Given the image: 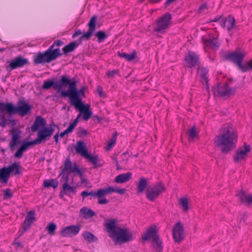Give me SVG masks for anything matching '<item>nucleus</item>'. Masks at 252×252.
I'll return each mask as SVG.
<instances>
[{
  "mask_svg": "<svg viewBox=\"0 0 252 252\" xmlns=\"http://www.w3.org/2000/svg\"><path fill=\"white\" fill-rule=\"evenodd\" d=\"M237 133L231 125L224 127L223 133L217 136L215 143L222 154H226L236 147Z\"/></svg>",
  "mask_w": 252,
  "mask_h": 252,
  "instance_id": "obj_1",
  "label": "nucleus"
},
{
  "mask_svg": "<svg viewBox=\"0 0 252 252\" xmlns=\"http://www.w3.org/2000/svg\"><path fill=\"white\" fill-rule=\"evenodd\" d=\"M117 220H109L106 226L109 232V236L115 243H125L133 239L132 232L127 228H121L116 226Z\"/></svg>",
  "mask_w": 252,
  "mask_h": 252,
  "instance_id": "obj_2",
  "label": "nucleus"
},
{
  "mask_svg": "<svg viewBox=\"0 0 252 252\" xmlns=\"http://www.w3.org/2000/svg\"><path fill=\"white\" fill-rule=\"evenodd\" d=\"M97 16L96 15L93 16L87 24L88 30L86 32L83 34L77 41H72L66 45L62 49L64 54L66 55L68 53L73 52L78 46L82 44V40L85 39L89 40L92 36L95 30Z\"/></svg>",
  "mask_w": 252,
  "mask_h": 252,
  "instance_id": "obj_3",
  "label": "nucleus"
},
{
  "mask_svg": "<svg viewBox=\"0 0 252 252\" xmlns=\"http://www.w3.org/2000/svg\"><path fill=\"white\" fill-rule=\"evenodd\" d=\"M62 91L61 96L68 97L70 102L74 95L77 94V82L74 78L69 79L66 75H62L61 77Z\"/></svg>",
  "mask_w": 252,
  "mask_h": 252,
  "instance_id": "obj_4",
  "label": "nucleus"
},
{
  "mask_svg": "<svg viewBox=\"0 0 252 252\" xmlns=\"http://www.w3.org/2000/svg\"><path fill=\"white\" fill-rule=\"evenodd\" d=\"M8 109L9 115L18 114L19 116L24 117L27 114L31 113L32 106L28 102L24 99L19 100L18 102V106H15L12 103H8Z\"/></svg>",
  "mask_w": 252,
  "mask_h": 252,
  "instance_id": "obj_5",
  "label": "nucleus"
},
{
  "mask_svg": "<svg viewBox=\"0 0 252 252\" xmlns=\"http://www.w3.org/2000/svg\"><path fill=\"white\" fill-rule=\"evenodd\" d=\"M246 55V53L243 51L241 52L238 50L232 52H228L224 55L225 60L232 62L235 63L238 68L244 69L242 63Z\"/></svg>",
  "mask_w": 252,
  "mask_h": 252,
  "instance_id": "obj_6",
  "label": "nucleus"
},
{
  "mask_svg": "<svg viewBox=\"0 0 252 252\" xmlns=\"http://www.w3.org/2000/svg\"><path fill=\"white\" fill-rule=\"evenodd\" d=\"M165 190V187L161 182L153 187H149L146 190V197L151 201H154L160 194Z\"/></svg>",
  "mask_w": 252,
  "mask_h": 252,
  "instance_id": "obj_7",
  "label": "nucleus"
},
{
  "mask_svg": "<svg viewBox=\"0 0 252 252\" xmlns=\"http://www.w3.org/2000/svg\"><path fill=\"white\" fill-rule=\"evenodd\" d=\"M213 91L215 94H217L221 97H229L235 94L236 89L235 88L229 87L228 84L225 83L214 86Z\"/></svg>",
  "mask_w": 252,
  "mask_h": 252,
  "instance_id": "obj_8",
  "label": "nucleus"
},
{
  "mask_svg": "<svg viewBox=\"0 0 252 252\" xmlns=\"http://www.w3.org/2000/svg\"><path fill=\"white\" fill-rule=\"evenodd\" d=\"M21 168V165L17 162H14L8 167H3L2 170V183H4L5 184L7 183L10 177V174L12 172L14 171V175H15L21 174V172L19 171V169Z\"/></svg>",
  "mask_w": 252,
  "mask_h": 252,
  "instance_id": "obj_9",
  "label": "nucleus"
},
{
  "mask_svg": "<svg viewBox=\"0 0 252 252\" xmlns=\"http://www.w3.org/2000/svg\"><path fill=\"white\" fill-rule=\"evenodd\" d=\"M171 19V15L169 13H165L158 18L157 23V28L155 31L160 32L162 30L167 29L170 24Z\"/></svg>",
  "mask_w": 252,
  "mask_h": 252,
  "instance_id": "obj_10",
  "label": "nucleus"
},
{
  "mask_svg": "<svg viewBox=\"0 0 252 252\" xmlns=\"http://www.w3.org/2000/svg\"><path fill=\"white\" fill-rule=\"evenodd\" d=\"M172 234L175 243H180L184 239L185 232L184 226L180 221L177 222L173 226Z\"/></svg>",
  "mask_w": 252,
  "mask_h": 252,
  "instance_id": "obj_11",
  "label": "nucleus"
},
{
  "mask_svg": "<svg viewBox=\"0 0 252 252\" xmlns=\"http://www.w3.org/2000/svg\"><path fill=\"white\" fill-rule=\"evenodd\" d=\"M80 229V225L67 226L62 229L60 234L63 237H72L76 235Z\"/></svg>",
  "mask_w": 252,
  "mask_h": 252,
  "instance_id": "obj_12",
  "label": "nucleus"
},
{
  "mask_svg": "<svg viewBox=\"0 0 252 252\" xmlns=\"http://www.w3.org/2000/svg\"><path fill=\"white\" fill-rule=\"evenodd\" d=\"M74 172L80 173V169L77 166L76 162L72 164L70 159L66 158L64 161V167L62 171V174H63V177H65L66 174H69Z\"/></svg>",
  "mask_w": 252,
  "mask_h": 252,
  "instance_id": "obj_13",
  "label": "nucleus"
},
{
  "mask_svg": "<svg viewBox=\"0 0 252 252\" xmlns=\"http://www.w3.org/2000/svg\"><path fill=\"white\" fill-rule=\"evenodd\" d=\"M250 146L245 143L243 147L239 148L237 150L236 154L233 156L234 161L237 162L245 159L247 157L248 153L250 152Z\"/></svg>",
  "mask_w": 252,
  "mask_h": 252,
  "instance_id": "obj_14",
  "label": "nucleus"
},
{
  "mask_svg": "<svg viewBox=\"0 0 252 252\" xmlns=\"http://www.w3.org/2000/svg\"><path fill=\"white\" fill-rule=\"evenodd\" d=\"M53 57L46 51L44 52L38 53L33 58V63L35 64L44 63H49L54 61Z\"/></svg>",
  "mask_w": 252,
  "mask_h": 252,
  "instance_id": "obj_15",
  "label": "nucleus"
},
{
  "mask_svg": "<svg viewBox=\"0 0 252 252\" xmlns=\"http://www.w3.org/2000/svg\"><path fill=\"white\" fill-rule=\"evenodd\" d=\"M159 235L158 233V230L156 226H152L148 228L145 232L141 236L142 241H146L151 240L152 241L156 240V238H158Z\"/></svg>",
  "mask_w": 252,
  "mask_h": 252,
  "instance_id": "obj_16",
  "label": "nucleus"
},
{
  "mask_svg": "<svg viewBox=\"0 0 252 252\" xmlns=\"http://www.w3.org/2000/svg\"><path fill=\"white\" fill-rule=\"evenodd\" d=\"M28 60L26 58H23L21 56H18L12 60L9 64L7 66V70L11 71L17 68L21 67L28 63Z\"/></svg>",
  "mask_w": 252,
  "mask_h": 252,
  "instance_id": "obj_17",
  "label": "nucleus"
},
{
  "mask_svg": "<svg viewBox=\"0 0 252 252\" xmlns=\"http://www.w3.org/2000/svg\"><path fill=\"white\" fill-rule=\"evenodd\" d=\"M35 216V212L34 210H31L28 213L23 222L22 233L20 235L29 229L32 224L36 220Z\"/></svg>",
  "mask_w": 252,
  "mask_h": 252,
  "instance_id": "obj_18",
  "label": "nucleus"
},
{
  "mask_svg": "<svg viewBox=\"0 0 252 252\" xmlns=\"http://www.w3.org/2000/svg\"><path fill=\"white\" fill-rule=\"evenodd\" d=\"M185 61L189 68L195 67L196 65L199 64V57L195 53L190 51H189L188 54L185 57Z\"/></svg>",
  "mask_w": 252,
  "mask_h": 252,
  "instance_id": "obj_19",
  "label": "nucleus"
},
{
  "mask_svg": "<svg viewBox=\"0 0 252 252\" xmlns=\"http://www.w3.org/2000/svg\"><path fill=\"white\" fill-rule=\"evenodd\" d=\"M65 179V182L63 185L62 189L60 193V197H63V195H68L70 193L72 192L75 193V187L70 186L68 183V174H66L65 177H64Z\"/></svg>",
  "mask_w": 252,
  "mask_h": 252,
  "instance_id": "obj_20",
  "label": "nucleus"
},
{
  "mask_svg": "<svg viewBox=\"0 0 252 252\" xmlns=\"http://www.w3.org/2000/svg\"><path fill=\"white\" fill-rule=\"evenodd\" d=\"M53 87L54 90L57 91L58 93H61L62 91V86L61 83V79L59 81L54 82L52 80H48L44 81L42 85V88L45 90H48Z\"/></svg>",
  "mask_w": 252,
  "mask_h": 252,
  "instance_id": "obj_21",
  "label": "nucleus"
},
{
  "mask_svg": "<svg viewBox=\"0 0 252 252\" xmlns=\"http://www.w3.org/2000/svg\"><path fill=\"white\" fill-rule=\"evenodd\" d=\"M87 87L86 86H83L81 87L80 90H77V94L74 95L71 101L70 102H72V103L75 105L81 103V100H82V97H85V92L86 90Z\"/></svg>",
  "mask_w": 252,
  "mask_h": 252,
  "instance_id": "obj_22",
  "label": "nucleus"
},
{
  "mask_svg": "<svg viewBox=\"0 0 252 252\" xmlns=\"http://www.w3.org/2000/svg\"><path fill=\"white\" fill-rule=\"evenodd\" d=\"M102 196L107 195L111 192H115L119 193L120 194H124L126 191L125 189H119L118 188H114L112 187L109 186L105 189H100Z\"/></svg>",
  "mask_w": 252,
  "mask_h": 252,
  "instance_id": "obj_23",
  "label": "nucleus"
},
{
  "mask_svg": "<svg viewBox=\"0 0 252 252\" xmlns=\"http://www.w3.org/2000/svg\"><path fill=\"white\" fill-rule=\"evenodd\" d=\"M46 125V121L41 116H37L35 119L33 125L31 127L32 132L36 131L40 126L44 127Z\"/></svg>",
  "mask_w": 252,
  "mask_h": 252,
  "instance_id": "obj_24",
  "label": "nucleus"
},
{
  "mask_svg": "<svg viewBox=\"0 0 252 252\" xmlns=\"http://www.w3.org/2000/svg\"><path fill=\"white\" fill-rule=\"evenodd\" d=\"M75 149L76 153L80 154L83 157H85L88 153L86 148L85 143L82 141L77 142V146L75 147Z\"/></svg>",
  "mask_w": 252,
  "mask_h": 252,
  "instance_id": "obj_25",
  "label": "nucleus"
},
{
  "mask_svg": "<svg viewBox=\"0 0 252 252\" xmlns=\"http://www.w3.org/2000/svg\"><path fill=\"white\" fill-rule=\"evenodd\" d=\"M132 177L131 172L121 174L118 175L114 179V181L117 183H124L128 182Z\"/></svg>",
  "mask_w": 252,
  "mask_h": 252,
  "instance_id": "obj_26",
  "label": "nucleus"
},
{
  "mask_svg": "<svg viewBox=\"0 0 252 252\" xmlns=\"http://www.w3.org/2000/svg\"><path fill=\"white\" fill-rule=\"evenodd\" d=\"M202 40L204 44L206 46L211 47L215 50L217 49L220 46V44L217 42L216 38H205L204 37H203Z\"/></svg>",
  "mask_w": 252,
  "mask_h": 252,
  "instance_id": "obj_27",
  "label": "nucleus"
},
{
  "mask_svg": "<svg viewBox=\"0 0 252 252\" xmlns=\"http://www.w3.org/2000/svg\"><path fill=\"white\" fill-rule=\"evenodd\" d=\"M148 185L147 179L140 178L137 185V193L143 192Z\"/></svg>",
  "mask_w": 252,
  "mask_h": 252,
  "instance_id": "obj_28",
  "label": "nucleus"
},
{
  "mask_svg": "<svg viewBox=\"0 0 252 252\" xmlns=\"http://www.w3.org/2000/svg\"><path fill=\"white\" fill-rule=\"evenodd\" d=\"M80 213L83 214V217L87 219L95 215V212L91 209L84 207L80 210Z\"/></svg>",
  "mask_w": 252,
  "mask_h": 252,
  "instance_id": "obj_29",
  "label": "nucleus"
},
{
  "mask_svg": "<svg viewBox=\"0 0 252 252\" xmlns=\"http://www.w3.org/2000/svg\"><path fill=\"white\" fill-rule=\"evenodd\" d=\"M152 247L156 252H162L163 250L162 241L160 239L159 236L156 240L152 241Z\"/></svg>",
  "mask_w": 252,
  "mask_h": 252,
  "instance_id": "obj_30",
  "label": "nucleus"
},
{
  "mask_svg": "<svg viewBox=\"0 0 252 252\" xmlns=\"http://www.w3.org/2000/svg\"><path fill=\"white\" fill-rule=\"evenodd\" d=\"M10 132L12 134V139L9 143V147L11 149L18 142V140L19 139L20 136L19 133H17V131L15 128H12Z\"/></svg>",
  "mask_w": 252,
  "mask_h": 252,
  "instance_id": "obj_31",
  "label": "nucleus"
},
{
  "mask_svg": "<svg viewBox=\"0 0 252 252\" xmlns=\"http://www.w3.org/2000/svg\"><path fill=\"white\" fill-rule=\"evenodd\" d=\"M51 135L48 131V127H44L39 131L37 134V138L40 143L45 140L47 138L50 137Z\"/></svg>",
  "mask_w": 252,
  "mask_h": 252,
  "instance_id": "obj_32",
  "label": "nucleus"
},
{
  "mask_svg": "<svg viewBox=\"0 0 252 252\" xmlns=\"http://www.w3.org/2000/svg\"><path fill=\"white\" fill-rule=\"evenodd\" d=\"M70 102V104L71 105H72L73 106H74V107L76 109H78L80 113L81 114L82 113H84L85 111H89L90 110V105L89 104H86V105H84L83 102H82V100H81V103H78L76 105L73 104L72 103V102Z\"/></svg>",
  "mask_w": 252,
  "mask_h": 252,
  "instance_id": "obj_33",
  "label": "nucleus"
},
{
  "mask_svg": "<svg viewBox=\"0 0 252 252\" xmlns=\"http://www.w3.org/2000/svg\"><path fill=\"white\" fill-rule=\"evenodd\" d=\"M198 71L201 79L204 80L206 83L207 88H208V79L206 76V74L208 73V70L205 67L202 66L198 67Z\"/></svg>",
  "mask_w": 252,
  "mask_h": 252,
  "instance_id": "obj_34",
  "label": "nucleus"
},
{
  "mask_svg": "<svg viewBox=\"0 0 252 252\" xmlns=\"http://www.w3.org/2000/svg\"><path fill=\"white\" fill-rule=\"evenodd\" d=\"M29 147L27 142H24L14 154L16 158H20L23 157V152L26 151Z\"/></svg>",
  "mask_w": 252,
  "mask_h": 252,
  "instance_id": "obj_35",
  "label": "nucleus"
},
{
  "mask_svg": "<svg viewBox=\"0 0 252 252\" xmlns=\"http://www.w3.org/2000/svg\"><path fill=\"white\" fill-rule=\"evenodd\" d=\"M118 56L122 58H124L128 61H132L136 57V52L134 51L131 54H126V53L118 52Z\"/></svg>",
  "mask_w": 252,
  "mask_h": 252,
  "instance_id": "obj_36",
  "label": "nucleus"
},
{
  "mask_svg": "<svg viewBox=\"0 0 252 252\" xmlns=\"http://www.w3.org/2000/svg\"><path fill=\"white\" fill-rule=\"evenodd\" d=\"M58 182L56 179L45 180L43 182V186L45 188L52 187L54 189L57 188Z\"/></svg>",
  "mask_w": 252,
  "mask_h": 252,
  "instance_id": "obj_37",
  "label": "nucleus"
},
{
  "mask_svg": "<svg viewBox=\"0 0 252 252\" xmlns=\"http://www.w3.org/2000/svg\"><path fill=\"white\" fill-rule=\"evenodd\" d=\"M83 236L85 240L88 241L90 243L95 242L97 240V238L93 234L88 231L85 232Z\"/></svg>",
  "mask_w": 252,
  "mask_h": 252,
  "instance_id": "obj_38",
  "label": "nucleus"
},
{
  "mask_svg": "<svg viewBox=\"0 0 252 252\" xmlns=\"http://www.w3.org/2000/svg\"><path fill=\"white\" fill-rule=\"evenodd\" d=\"M86 158H87L94 165V168H96L97 167H101V165L99 164H97L98 160V156H93L89 153L84 157Z\"/></svg>",
  "mask_w": 252,
  "mask_h": 252,
  "instance_id": "obj_39",
  "label": "nucleus"
},
{
  "mask_svg": "<svg viewBox=\"0 0 252 252\" xmlns=\"http://www.w3.org/2000/svg\"><path fill=\"white\" fill-rule=\"evenodd\" d=\"M227 22L226 23H227V30L228 31H230L232 29L235 27V20L234 19V17L231 15H229L228 16L227 18H226Z\"/></svg>",
  "mask_w": 252,
  "mask_h": 252,
  "instance_id": "obj_40",
  "label": "nucleus"
},
{
  "mask_svg": "<svg viewBox=\"0 0 252 252\" xmlns=\"http://www.w3.org/2000/svg\"><path fill=\"white\" fill-rule=\"evenodd\" d=\"M57 229V225L54 222L49 223L46 227L48 233L50 235H54Z\"/></svg>",
  "mask_w": 252,
  "mask_h": 252,
  "instance_id": "obj_41",
  "label": "nucleus"
},
{
  "mask_svg": "<svg viewBox=\"0 0 252 252\" xmlns=\"http://www.w3.org/2000/svg\"><path fill=\"white\" fill-rule=\"evenodd\" d=\"M95 35L97 38V42L99 43L102 42L108 37L105 32L102 31H99L95 33Z\"/></svg>",
  "mask_w": 252,
  "mask_h": 252,
  "instance_id": "obj_42",
  "label": "nucleus"
},
{
  "mask_svg": "<svg viewBox=\"0 0 252 252\" xmlns=\"http://www.w3.org/2000/svg\"><path fill=\"white\" fill-rule=\"evenodd\" d=\"M198 135L196 131V127L194 126L189 130V141L193 140Z\"/></svg>",
  "mask_w": 252,
  "mask_h": 252,
  "instance_id": "obj_43",
  "label": "nucleus"
},
{
  "mask_svg": "<svg viewBox=\"0 0 252 252\" xmlns=\"http://www.w3.org/2000/svg\"><path fill=\"white\" fill-rule=\"evenodd\" d=\"M179 205L182 207L184 212H188L189 207L188 199L186 198H181L180 200Z\"/></svg>",
  "mask_w": 252,
  "mask_h": 252,
  "instance_id": "obj_44",
  "label": "nucleus"
},
{
  "mask_svg": "<svg viewBox=\"0 0 252 252\" xmlns=\"http://www.w3.org/2000/svg\"><path fill=\"white\" fill-rule=\"evenodd\" d=\"M117 139V132L115 133L112 138L108 141V144L106 148L107 150H110L115 144Z\"/></svg>",
  "mask_w": 252,
  "mask_h": 252,
  "instance_id": "obj_45",
  "label": "nucleus"
},
{
  "mask_svg": "<svg viewBox=\"0 0 252 252\" xmlns=\"http://www.w3.org/2000/svg\"><path fill=\"white\" fill-rule=\"evenodd\" d=\"M243 67L244 69H241V70L243 72L248 71L249 70H252V59L243 64Z\"/></svg>",
  "mask_w": 252,
  "mask_h": 252,
  "instance_id": "obj_46",
  "label": "nucleus"
},
{
  "mask_svg": "<svg viewBox=\"0 0 252 252\" xmlns=\"http://www.w3.org/2000/svg\"><path fill=\"white\" fill-rule=\"evenodd\" d=\"M3 193V199L4 200L11 198L13 195V192L10 189L4 190Z\"/></svg>",
  "mask_w": 252,
  "mask_h": 252,
  "instance_id": "obj_47",
  "label": "nucleus"
},
{
  "mask_svg": "<svg viewBox=\"0 0 252 252\" xmlns=\"http://www.w3.org/2000/svg\"><path fill=\"white\" fill-rule=\"evenodd\" d=\"M8 103H4L0 102V111L1 113L4 114L5 112L9 114V109H8Z\"/></svg>",
  "mask_w": 252,
  "mask_h": 252,
  "instance_id": "obj_48",
  "label": "nucleus"
},
{
  "mask_svg": "<svg viewBox=\"0 0 252 252\" xmlns=\"http://www.w3.org/2000/svg\"><path fill=\"white\" fill-rule=\"evenodd\" d=\"M53 51V52L52 55L54 60H56L58 57H60L63 55V53L60 52V47H56Z\"/></svg>",
  "mask_w": 252,
  "mask_h": 252,
  "instance_id": "obj_49",
  "label": "nucleus"
},
{
  "mask_svg": "<svg viewBox=\"0 0 252 252\" xmlns=\"http://www.w3.org/2000/svg\"><path fill=\"white\" fill-rule=\"evenodd\" d=\"M89 195L92 196L93 197H101L102 195L101 190L100 189L97 190L96 192L92 190L89 192Z\"/></svg>",
  "mask_w": 252,
  "mask_h": 252,
  "instance_id": "obj_50",
  "label": "nucleus"
},
{
  "mask_svg": "<svg viewBox=\"0 0 252 252\" xmlns=\"http://www.w3.org/2000/svg\"><path fill=\"white\" fill-rule=\"evenodd\" d=\"M237 196L239 197L241 202H244L246 198V193L244 191L241 190L237 194Z\"/></svg>",
  "mask_w": 252,
  "mask_h": 252,
  "instance_id": "obj_51",
  "label": "nucleus"
},
{
  "mask_svg": "<svg viewBox=\"0 0 252 252\" xmlns=\"http://www.w3.org/2000/svg\"><path fill=\"white\" fill-rule=\"evenodd\" d=\"M83 114V119L85 121H88L92 115V112L91 110L85 111Z\"/></svg>",
  "mask_w": 252,
  "mask_h": 252,
  "instance_id": "obj_52",
  "label": "nucleus"
},
{
  "mask_svg": "<svg viewBox=\"0 0 252 252\" xmlns=\"http://www.w3.org/2000/svg\"><path fill=\"white\" fill-rule=\"evenodd\" d=\"M119 73L118 70H113L111 71H108L106 73V75L108 78H113L115 74H118Z\"/></svg>",
  "mask_w": 252,
  "mask_h": 252,
  "instance_id": "obj_53",
  "label": "nucleus"
},
{
  "mask_svg": "<svg viewBox=\"0 0 252 252\" xmlns=\"http://www.w3.org/2000/svg\"><path fill=\"white\" fill-rule=\"evenodd\" d=\"M104 196L98 197V203L99 204H106L109 202V200L106 199Z\"/></svg>",
  "mask_w": 252,
  "mask_h": 252,
  "instance_id": "obj_54",
  "label": "nucleus"
},
{
  "mask_svg": "<svg viewBox=\"0 0 252 252\" xmlns=\"http://www.w3.org/2000/svg\"><path fill=\"white\" fill-rule=\"evenodd\" d=\"M8 120H6L4 116H2L1 117V122H0V126L3 127H5L7 124Z\"/></svg>",
  "mask_w": 252,
  "mask_h": 252,
  "instance_id": "obj_55",
  "label": "nucleus"
},
{
  "mask_svg": "<svg viewBox=\"0 0 252 252\" xmlns=\"http://www.w3.org/2000/svg\"><path fill=\"white\" fill-rule=\"evenodd\" d=\"M27 143L28 144V146L29 147L30 146L39 144H40L41 143L37 138V139H35L34 140L27 142Z\"/></svg>",
  "mask_w": 252,
  "mask_h": 252,
  "instance_id": "obj_56",
  "label": "nucleus"
},
{
  "mask_svg": "<svg viewBox=\"0 0 252 252\" xmlns=\"http://www.w3.org/2000/svg\"><path fill=\"white\" fill-rule=\"evenodd\" d=\"M208 9V5L206 3H204L199 6L198 11L199 13H202L204 10Z\"/></svg>",
  "mask_w": 252,
  "mask_h": 252,
  "instance_id": "obj_57",
  "label": "nucleus"
},
{
  "mask_svg": "<svg viewBox=\"0 0 252 252\" xmlns=\"http://www.w3.org/2000/svg\"><path fill=\"white\" fill-rule=\"evenodd\" d=\"M56 47L55 43L54 42L53 44L50 46V47L46 51L48 52L49 54L52 57L53 51L54 50V47Z\"/></svg>",
  "mask_w": 252,
  "mask_h": 252,
  "instance_id": "obj_58",
  "label": "nucleus"
},
{
  "mask_svg": "<svg viewBox=\"0 0 252 252\" xmlns=\"http://www.w3.org/2000/svg\"><path fill=\"white\" fill-rule=\"evenodd\" d=\"M97 92L99 96H103V89L101 86H97Z\"/></svg>",
  "mask_w": 252,
  "mask_h": 252,
  "instance_id": "obj_59",
  "label": "nucleus"
},
{
  "mask_svg": "<svg viewBox=\"0 0 252 252\" xmlns=\"http://www.w3.org/2000/svg\"><path fill=\"white\" fill-rule=\"evenodd\" d=\"M78 174L79 175V176L80 177L81 183H82V184L86 183L87 182V179L83 177V173L81 170H80V173H78Z\"/></svg>",
  "mask_w": 252,
  "mask_h": 252,
  "instance_id": "obj_60",
  "label": "nucleus"
},
{
  "mask_svg": "<svg viewBox=\"0 0 252 252\" xmlns=\"http://www.w3.org/2000/svg\"><path fill=\"white\" fill-rule=\"evenodd\" d=\"M79 133L82 135H86L87 134V130L83 127H80Z\"/></svg>",
  "mask_w": 252,
  "mask_h": 252,
  "instance_id": "obj_61",
  "label": "nucleus"
},
{
  "mask_svg": "<svg viewBox=\"0 0 252 252\" xmlns=\"http://www.w3.org/2000/svg\"><path fill=\"white\" fill-rule=\"evenodd\" d=\"M81 34H82V32H81V30L78 29V30H77L75 31L74 33L73 34L72 37L73 38H74L75 37H76L77 36L79 35H80Z\"/></svg>",
  "mask_w": 252,
  "mask_h": 252,
  "instance_id": "obj_62",
  "label": "nucleus"
},
{
  "mask_svg": "<svg viewBox=\"0 0 252 252\" xmlns=\"http://www.w3.org/2000/svg\"><path fill=\"white\" fill-rule=\"evenodd\" d=\"M54 43H55L56 47H60L61 46H62L64 44V42L61 40H55Z\"/></svg>",
  "mask_w": 252,
  "mask_h": 252,
  "instance_id": "obj_63",
  "label": "nucleus"
},
{
  "mask_svg": "<svg viewBox=\"0 0 252 252\" xmlns=\"http://www.w3.org/2000/svg\"><path fill=\"white\" fill-rule=\"evenodd\" d=\"M245 202H247L249 204L252 202V195H250L246 197Z\"/></svg>",
  "mask_w": 252,
  "mask_h": 252,
  "instance_id": "obj_64",
  "label": "nucleus"
}]
</instances>
